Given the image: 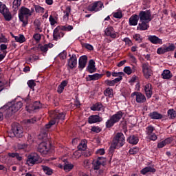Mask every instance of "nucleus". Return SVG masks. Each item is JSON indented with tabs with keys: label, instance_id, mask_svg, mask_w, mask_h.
<instances>
[{
	"label": "nucleus",
	"instance_id": "0e129e2a",
	"mask_svg": "<svg viewBox=\"0 0 176 176\" xmlns=\"http://www.w3.org/2000/svg\"><path fill=\"white\" fill-rule=\"evenodd\" d=\"M123 41L125 42L126 45H129V46H131V45H133L131 40H130L129 38H124Z\"/></svg>",
	"mask_w": 176,
	"mask_h": 176
},
{
	"label": "nucleus",
	"instance_id": "c85d7f7f",
	"mask_svg": "<svg viewBox=\"0 0 176 176\" xmlns=\"http://www.w3.org/2000/svg\"><path fill=\"white\" fill-rule=\"evenodd\" d=\"M67 85H68V80H65L62 81L61 83L58 87L57 92L59 94H61V93L64 91V89L65 88V87H67Z\"/></svg>",
	"mask_w": 176,
	"mask_h": 176
},
{
	"label": "nucleus",
	"instance_id": "c9c22d12",
	"mask_svg": "<svg viewBox=\"0 0 176 176\" xmlns=\"http://www.w3.org/2000/svg\"><path fill=\"white\" fill-rule=\"evenodd\" d=\"M70 13H71V7L68 6L66 8L65 10L64 11L63 20L65 21H68V19H69Z\"/></svg>",
	"mask_w": 176,
	"mask_h": 176
},
{
	"label": "nucleus",
	"instance_id": "412c9836",
	"mask_svg": "<svg viewBox=\"0 0 176 176\" xmlns=\"http://www.w3.org/2000/svg\"><path fill=\"white\" fill-rule=\"evenodd\" d=\"M40 108H42V104H41L40 102H35L32 106H26V109L30 113L32 111H36V109H39Z\"/></svg>",
	"mask_w": 176,
	"mask_h": 176
},
{
	"label": "nucleus",
	"instance_id": "a18cd8bd",
	"mask_svg": "<svg viewBox=\"0 0 176 176\" xmlns=\"http://www.w3.org/2000/svg\"><path fill=\"white\" fill-rule=\"evenodd\" d=\"M91 111H101L102 109V104L100 103H96L91 107Z\"/></svg>",
	"mask_w": 176,
	"mask_h": 176
},
{
	"label": "nucleus",
	"instance_id": "9b49d317",
	"mask_svg": "<svg viewBox=\"0 0 176 176\" xmlns=\"http://www.w3.org/2000/svg\"><path fill=\"white\" fill-rule=\"evenodd\" d=\"M142 89L145 94L146 98H151L153 94V87L152 84L149 82H145L142 85Z\"/></svg>",
	"mask_w": 176,
	"mask_h": 176
},
{
	"label": "nucleus",
	"instance_id": "393cba45",
	"mask_svg": "<svg viewBox=\"0 0 176 176\" xmlns=\"http://www.w3.org/2000/svg\"><path fill=\"white\" fill-rule=\"evenodd\" d=\"M78 64L79 68H80V69H83V68L86 67V64H87V56L84 55L80 57Z\"/></svg>",
	"mask_w": 176,
	"mask_h": 176
},
{
	"label": "nucleus",
	"instance_id": "9d476101",
	"mask_svg": "<svg viewBox=\"0 0 176 176\" xmlns=\"http://www.w3.org/2000/svg\"><path fill=\"white\" fill-rule=\"evenodd\" d=\"M12 131L15 137L18 138H21L23 137V134L24 131L23 130V127L21 126L19 124H14L12 125Z\"/></svg>",
	"mask_w": 176,
	"mask_h": 176
},
{
	"label": "nucleus",
	"instance_id": "5701e85b",
	"mask_svg": "<svg viewBox=\"0 0 176 176\" xmlns=\"http://www.w3.org/2000/svg\"><path fill=\"white\" fill-rule=\"evenodd\" d=\"M98 122H102V118L97 115L91 116L88 118V123L93 124V123H98Z\"/></svg>",
	"mask_w": 176,
	"mask_h": 176
},
{
	"label": "nucleus",
	"instance_id": "680f3d73",
	"mask_svg": "<svg viewBox=\"0 0 176 176\" xmlns=\"http://www.w3.org/2000/svg\"><path fill=\"white\" fill-rule=\"evenodd\" d=\"M91 130L94 133H100L101 131V128H100V126H92Z\"/></svg>",
	"mask_w": 176,
	"mask_h": 176
},
{
	"label": "nucleus",
	"instance_id": "a211bd4d",
	"mask_svg": "<svg viewBox=\"0 0 176 176\" xmlns=\"http://www.w3.org/2000/svg\"><path fill=\"white\" fill-rule=\"evenodd\" d=\"M53 36L55 41H57L64 36V33L63 32L61 27L58 26L54 29Z\"/></svg>",
	"mask_w": 176,
	"mask_h": 176
},
{
	"label": "nucleus",
	"instance_id": "f8f14e48",
	"mask_svg": "<svg viewBox=\"0 0 176 176\" xmlns=\"http://www.w3.org/2000/svg\"><path fill=\"white\" fill-rule=\"evenodd\" d=\"M155 127L152 125H149L146 128V134L147 135V138L151 140V141H156L157 140V135H155Z\"/></svg>",
	"mask_w": 176,
	"mask_h": 176
},
{
	"label": "nucleus",
	"instance_id": "f3484780",
	"mask_svg": "<svg viewBox=\"0 0 176 176\" xmlns=\"http://www.w3.org/2000/svg\"><path fill=\"white\" fill-rule=\"evenodd\" d=\"M104 34L107 36H110V38H112L113 39L118 38V33H116L115 29L111 26L105 29Z\"/></svg>",
	"mask_w": 176,
	"mask_h": 176
},
{
	"label": "nucleus",
	"instance_id": "6e6552de",
	"mask_svg": "<svg viewBox=\"0 0 176 176\" xmlns=\"http://www.w3.org/2000/svg\"><path fill=\"white\" fill-rule=\"evenodd\" d=\"M142 69L144 76L146 79H149L153 75L152 67L149 65V63H144L142 65Z\"/></svg>",
	"mask_w": 176,
	"mask_h": 176
},
{
	"label": "nucleus",
	"instance_id": "c03bdc74",
	"mask_svg": "<svg viewBox=\"0 0 176 176\" xmlns=\"http://www.w3.org/2000/svg\"><path fill=\"white\" fill-rule=\"evenodd\" d=\"M113 17L115 19H122L123 17V14L122 13V10H118L112 14Z\"/></svg>",
	"mask_w": 176,
	"mask_h": 176
},
{
	"label": "nucleus",
	"instance_id": "8fccbe9b",
	"mask_svg": "<svg viewBox=\"0 0 176 176\" xmlns=\"http://www.w3.org/2000/svg\"><path fill=\"white\" fill-rule=\"evenodd\" d=\"M133 38L136 42H138L139 43H141L142 42V37L141 36V34H135L133 35Z\"/></svg>",
	"mask_w": 176,
	"mask_h": 176
},
{
	"label": "nucleus",
	"instance_id": "2eb2a0df",
	"mask_svg": "<svg viewBox=\"0 0 176 176\" xmlns=\"http://www.w3.org/2000/svg\"><path fill=\"white\" fill-rule=\"evenodd\" d=\"M40 159L41 158L39 157V155L37 153H31L28 156V159L26 161L27 164H28V166H34V164H36V163L40 162Z\"/></svg>",
	"mask_w": 176,
	"mask_h": 176
},
{
	"label": "nucleus",
	"instance_id": "37998d69",
	"mask_svg": "<svg viewBox=\"0 0 176 176\" xmlns=\"http://www.w3.org/2000/svg\"><path fill=\"white\" fill-rule=\"evenodd\" d=\"M150 118H151V119H162L163 116L156 111H153L150 113Z\"/></svg>",
	"mask_w": 176,
	"mask_h": 176
},
{
	"label": "nucleus",
	"instance_id": "e433bc0d",
	"mask_svg": "<svg viewBox=\"0 0 176 176\" xmlns=\"http://www.w3.org/2000/svg\"><path fill=\"white\" fill-rule=\"evenodd\" d=\"M72 168H74V164H72L69 162L65 163V164L63 166V170L66 173H69V171H71V170H72Z\"/></svg>",
	"mask_w": 176,
	"mask_h": 176
},
{
	"label": "nucleus",
	"instance_id": "7c9ffc66",
	"mask_svg": "<svg viewBox=\"0 0 176 176\" xmlns=\"http://www.w3.org/2000/svg\"><path fill=\"white\" fill-rule=\"evenodd\" d=\"M162 76L164 79H171V78H173V73H171V72L168 69H165L163 71Z\"/></svg>",
	"mask_w": 176,
	"mask_h": 176
},
{
	"label": "nucleus",
	"instance_id": "6ab92c4d",
	"mask_svg": "<svg viewBox=\"0 0 176 176\" xmlns=\"http://www.w3.org/2000/svg\"><path fill=\"white\" fill-rule=\"evenodd\" d=\"M102 164H104V159L102 157H99L97 160H94L93 162L94 170H100Z\"/></svg>",
	"mask_w": 176,
	"mask_h": 176
},
{
	"label": "nucleus",
	"instance_id": "13d9d810",
	"mask_svg": "<svg viewBox=\"0 0 176 176\" xmlns=\"http://www.w3.org/2000/svg\"><path fill=\"white\" fill-rule=\"evenodd\" d=\"M58 56L61 60H65V58H67V52L63 51L59 54Z\"/></svg>",
	"mask_w": 176,
	"mask_h": 176
},
{
	"label": "nucleus",
	"instance_id": "f03ea898",
	"mask_svg": "<svg viewBox=\"0 0 176 176\" xmlns=\"http://www.w3.org/2000/svg\"><path fill=\"white\" fill-rule=\"evenodd\" d=\"M122 145H124V135L122 133H118L113 140L110 150L119 149Z\"/></svg>",
	"mask_w": 176,
	"mask_h": 176
},
{
	"label": "nucleus",
	"instance_id": "79ce46f5",
	"mask_svg": "<svg viewBox=\"0 0 176 176\" xmlns=\"http://www.w3.org/2000/svg\"><path fill=\"white\" fill-rule=\"evenodd\" d=\"M42 169L46 175H52V174H53V169L50 168L49 166H42Z\"/></svg>",
	"mask_w": 176,
	"mask_h": 176
},
{
	"label": "nucleus",
	"instance_id": "052dcab7",
	"mask_svg": "<svg viewBox=\"0 0 176 176\" xmlns=\"http://www.w3.org/2000/svg\"><path fill=\"white\" fill-rule=\"evenodd\" d=\"M33 38L36 42H39V41H41V36L39 33H36L33 35Z\"/></svg>",
	"mask_w": 176,
	"mask_h": 176
},
{
	"label": "nucleus",
	"instance_id": "423d86ee",
	"mask_svg": "<svg viewBox=\"0 0 176 176\" xmlns=\"http://www.w3.org/2000/svg\"><path fill=\"white\" fill-rule=\"evenodd\" d=\"M0 13L3 16L6 21H10L12 20V13L9 11V8L6 7V5L2 2L0 3Z\"/></svg>",
	"mask_w": 176,
	"mask_h": 176
},
{
	"label": "nucleus",
	"instance_id": "5fc2aeb1",
	"mask_svg": "<svg viewBox=\"0 0 176 176\" xmlns=\"http://www.w3.org/2000/svg\"><path fill=\"white\" fill-rule=\"evenodd\" d=\"M28 87L30 89H34V86H36V84L35 83V81L34 80H30L28 81Z\"/></svg>",
	"mask_w": 176,
	"mask_h": 176
},
{
	"label": "nucleus",
	"instance_id": "e2e57ef3",
	"mask_svg": "<svg viewBox=\"0 0 176 176\" xmlns=\"http://www.w3.org/2000/svg\"><path fill=\"white\" fill-rule=\"evenodd\" d=\"M96 155H105V150L104 148H100L96 152Z\"/></svg>",
	"mask_w": 176,
	"mask_h": 176
},
{
	"label": "nucleus",
	"instance_id": "4c0bfd02",
	"mask_svg": "<svg viewBox=\"0 0 176 176\" xmlns=\"http://www.w3.org/2000/svg\"><path fill=\"white\" fill-rule=\"evenodd\" d=\"M12 36L14 38L16 42H18L19 43H24V42H25V37H24V35L20 34L19 36Z\"/></svg>",
	"mask_w": 176,
	"mask_h": 176
},
{
	"label": "nucleus",
	"instance_id": "4d7b16f0",
	"mask_svg": "<svg viewBox=\"0 0 176 176\" xmlns=\"http://www.w3.org/2000/svg\"><path fill=\"white\" fill-rule=\"evenodd\" d=\"M112 76H113L114 78H119L120 76H123L124 75V73L123 72H113L111 73Z\"/></svg>",
	"mask_w": 176,
	"mask_h": 176
},
{
	"label": "nucleus",
	"instance_id": "473e14b6",
	"mask_svg": "<svg viewBox=\"0 0 176 176\" xmlns=\"http://www.w3.org/2000/svg\"><path fill=\"white\" fill-rule=\"evenodd\" d=\"M88 72L90 74H93V72H96V62H94V60H89V63L88 65Z\"/></svg>",
	"mask_w": 176,
	"mask_h": 176
},
{
	"label": "nucleus",
	"instance_id": "20e7f679",
	"mask_svg": "<svg viewBox=\"0 0 176 176\" xmlns=\"http://www.w3.org/2000/svg\"><path fill=\"white\" fill-rule=\"evenodd\" d=\"M22 107L23 102L19 101L12 104H10L8 105L3 106V109H6V112L9 115H13V113H16L17 111L21 109Z\"/></svg>",
	"mask_w": 176,
	"mask_h": 176
},
{
	"label": "nucleus",
	"instance_id": "a878e982",
	"mask_svg": "<svg viewBox=\"0 0 176 176\" xmlns=\"http://www.w3.org/2000/svg\"><path fill=\"white\" fill-rule=\"evenodd\" d=\"M104 76V74H94L93 75H89L87 77V80L88 82H90L91 80H98V79H101Z\"/></svg>",
	"mask_w": 176,
	"mask_h": 176
},
{
	"label": "nucleus",
	"instance_id": "f257e3e1",
	"mask_svg": "<svg viewBox=\"0 0 176 176\" xmlns=\"http://www.w3.org/2000/svg\"><path fill=\"white\" fill-rule=\"evenodd\" d=\"M51 120L47 124L45 125V131H43L38 135L39 140H43L46 141L47 140V130L53 126V124H56V123H58L60 120H64L65 119V113H58L57 111H52L51 112Z\"/></svg>",
	"mask_w": 176,
	"mask_h": 176
},
{
	"label": "nucleus",
	"instance_id": "de8ad7c7",
	"mask_svg": "<svg viewBox=\"0 0 176 176\" xmlns=\"http://www.w3.org/2000/svg\"><path fill=\"white\" fill-rule=\"evenodd\" d=\"M34 8L36 13H45V8L41 7V6L34 5Z\"/></svg>",
	"mask_w": 176,
	"mask_h": 176
},
{
	"label": "nucleus",
	"instance_id": "0eeeda50",
	"mask_svg": "<svg viewBox=\"0 0 176 176\" xmlns=\"http://www.w3.org/2000/svg\"><path fill=\"white\" fill-rule=\"evenodd\" d=\"M50 142L45 141L40 143L38 147V151L42 155H47L50 151Z\"/></svg>",
	"mask_w": 176,
	"mask_h": 176
},
{
	"label": "nucleus",
	"instance_id": "cd10ccee",
	"mask_svg": "<svg viewBox=\"0 0 176 176\" xmlns=\"http://www.w3.org/2000/svg\"><path fill=\"white\" fill-rule=\"evenodd\" d=\"M171 142H173V138H168L161 142H159L157 144V148H164L166 145H168V144H171Z\"/></svg>",
	"mask_w": 176,
	"mask_h": 176
},
{
	"label": "nucleus",
	"instance_id": "7ed1b4c3",
	"mask_svg": "<svg viewBox=\"0 0 176 176\" xmlns=\"http://www.w3.org/2000/svg\"><path fill=\"white\" fill-rule=\"evenodd\" d=\"M30 16H32V12L25 7H22L19 10V18L20 21H21L23 25H27L28 24V19Z\"/></svg>",
	"mask_w": 176,
	"mask_h": 176
},
{
	"label": "nucleus",
	"instance_id": "58836bf2",
	"mask_svg": "<svg viewBox=\"0 0 176 176\" xmlns=\"http://www.w3.org/2000/svg\"><path fill=\"white\" fill-rule=\"evenodd\" d=\"M104 94L106 97H109V98H112L113 97V89L112 88H107L104 92Z\"/></svg>",
	"mask_w": 176,
	"mask_h": 176
},
{
	"label": "nucleus",
	"instance_id": "aec40b11",
	"mask_svg": "<svg viewBox=\"0 0 176 176\" xmlns=\"http://www.w3.org/2000/svg\"><path fill=\"white\" fill-rule=\"evenodd\" d=\"M76 65H78V60L76 58V55H72L68 60V67L72 69L76 68Z\"/></svg>",
	"mask_w": 176,
	"mask_h": 176
},
{
	"label": "nucleus",
	"instance_id": "c756f323",
	"mask_svg": "<svg viewBox=\"0 0 176 176\" xmlns=\"http://www.w3.org/2000/svg\"><path fill=\"white\" fill-rule=\"evenodd\" d=\"M127 141L128 142H129V144H132L133 145H137L140 140L138 139V136L131 135L128 138Z\"/></svg>",
	"mask_w": 176,
	"mask_h": 176
},
{
	"label": "nucleus",
	"instance_id": "6e6d98bb",
	"mask_svg": "<svg viewBox=\"0 0 176 176\" xmlns=\"http://www.w3.org/2000/svg\"><path fill=\"white\" fill-rule=\"evenodd\" d=\"M6 85H8L6 81H2V80L0 79V91H2V90L5 89Z\"/></svg>",
	"mask_w": 176,
	"mask_h": 176
},
{
	"label": "nucleus",
	"instance_id": "09e8293b",
	"mask_svg": "<svg viewBox=\"0 0 176 176\" xmlns=\"http://www.w3.org/2000/svg\"><path fill=\"white\" fill-rule=\"evenodd\" d=\"M82 156V151L78 150L74 153L73 154V159H79Z\"/></svg>",
	"mask_w": 176,
	"mask_h": 176
},
{
	"label": "nucleus",
	"instance_id": "774afa93",
	"mask_svg": "<svg viewBox=\"0 0 176 176\" xmlns=\"http://www.w3.org/2000/svg\"><path fill=\"white\" fill-rule=\"evenodd\" d=\"M8 52L6 51H3V53L0 54V61H2L6 57V54Z\"/></svg>",
	"mask_w": 176,
	"mask_h": 176
},
{
	"label": "nucleus",
	"instance_id": "1a4fd4ad",
	"mask_svg": "<svg viewBox=\"0 0 176 176\" xmlns=\"http://www.w3.org/2000/svg\"><path fill=\"white\" fill-rule=\"evenodd\" d=\"M131 97L132 98H134L135 97V101L138 104H144V102H146V97L141 92L135 91L131 94Z\"/></svg>",
	"mask_w": 176,
	"mask_h": 176
},
{
	"label": "nucleus",
	"instance_id": "69168bd1",
	"mask_svg": "<svg viewBox=\"0 0 176 176\" xmlns=\"http://www.w3.org/2000/svg\"><path fill=\"white\" fill-rule=\"evenodd\" d=\"M40 49H41V52H43L44 53H46V52H47V50H48L47 44H45L44 45H41L40 47Z\"/></svg>",
	"mask_w": 176,
	"mask_h": 176
},
{
	"label": "nucleus",
	"instance_id": "3c124183",
	"mask_svg": "<svg viewBox=\"0 0 176 176\" xmlns=\"http://www.w3.org/2000/svg\"><path fill=\"white\" fill-rule=\"evenodd\" d=\"M128 57H129V60L130 61H131V63H133V64H136L137 58H135V56H134V55H133V54L129 53L128 54Z\"/></svg>",
	"mask_w": 176,
	"mask_h": 176
},
{
	"label": "nucleus",
	"instance_id": "864d4df0",
	"mask_svg": "<svg viewBox=\"0 0 176 176\" xmlns=\"http://www.w3.org/2000/svg\"><path fill=\"white\" fill-rule=\"evenodd\" d=\"M140 151V148L135 147V148H131L129 150V153L130 155H135L138 153V151Z\"/></svg>",
	"mask_w": 176,
	"mask_h": 176
},
{
	"label": "nucleus",
	"instance_id": "338daca9",
	"mask_svg": "<svg viewBox=\"0 0 176 176\" xmlns=\"http://www.w3.org/2000/svg\"><path fill=\"white\" fill-rule=\"evenodd\" d=\"M35 122H36V118H32V119H29V120H25L24 121V123H26V124L35 123Z\"/></svg>",
	"mask_w": 176,
	"mask_h": 176
},
{
	"label": "nucleus",
	"instance_id": "72a5a7b5",
	"mask_svg": "<svg viewBox=\"0 0 176 176\" xmlns=\"http://www.w3.org/2000/svg\"><path fill=\"white\" fill-rule=\"evenodd\" d=\"M156 171V169L152 167H146L141 170L140 173L143 175H145V174H147V173H155Z\"/></svg>",
	"mask_w": 176,
	"mask_h": 176
},
{
	"label": "nucleus",
	"instance_id": "bf43d9fd",
	"mask_svg": "<svg viewBox=\"0 0 176 176\" xmlns=\"http://www.w3.org/2000/svg\"><path fill=\"white\" fill-rule=\"evenodd\" d=\"M104 83L105 85H107V86H113L115 84V81L113 80H106L104 81Z\"/></svg>",
	"mask_w": 176,
	"mask_h": 176
},
{
	"label": "nucleus",
	"instance_id": "ea45409f",
	"mask_svg": "<svg viewBox=\"0 0 176 176\" xmlns=\"http://www.w3.org/2000/svg\"><path fill=\"white\" fill-rule=\"evenodd\" d=\"M87 141L86 140H81L80 143L79 144L78 148L79 151H85L86 149Z\"/></svg>",
	"mask_w": 176,
	"mask_h": 176
},
{
	"label": "nucleus",
	"instance_id": "603ef678",
	"mask_svg": "<svg viewBox=\"0 0 176 176\" xmlns=\"http://www.w3.org/2000/svg\"><path fill=\"white\" fill-rule=\"evenodd\" d=\"M60 28H62L63 31H72V30H74V27L69 25L62 26Z\"/></svg>",
	"mask_w": 176,
	"mask_h": 176
},
{
	"label": "nucleus",
	"instance_id": "2f4dec72",
	"mask_svg": "<svg viewBox=\"0 0 176 176\" xmlns=\"http://www.w3.org/2000/svg\"><path fill=\"white\" fill-rule=\"evenodd\" d=\"M123 72L124 74H126V75H131V74H134V72H135V66H133L132 69L129 66H126L124 68Z\"/></svg>",
	"mask_w": 176,
	"mask_h": 176
},
{
	"label": "nucleus",
	"instance_id": "a19ab883",
	"mask_svg": "<svg viewBox=\"0 0 176 176\" xmlns=\"http://www.w3.org/2000/svg\"><path fill=\"white\" fill-rule=\"evenodd\" d=\"M49 20L50 25H54L55 24H57V21H58V18L56 15H50Z\"/></svg>",
	"mask_w": 176,
	"mask_h": 176
},
{
	"label": "nucleus",
	"instance_id": "39448f33",
	"mask_svg": "<svg viewBox=\"0 0 176 176\" xmlns=\"http://www.w3.org/2000/svg\"><path fill=\"white\" fill-rule=\"evenodd\" d=\"M123 118V113L122 111H118L117 113L113 115L109 120H108L106 122V127L109 129L115 124V123H118L119 120H120Z\"/></svg>",
	"mask_w": 176,
	"mask_h": 176
},
{
	"label": "nucleus",
	"instance_id": "b1692460",
	"mask_svg": "<svg viewBox=\"0 0 176 176\" xmlns=\"http://www.w3.org/2000/svg\"><path fill=\"white\" fill-rule=\"evenodd\" d=\"M148 28H149V22L140 21V23L138 25V30H140V31H146Z\"/></svg>",
	"mask_w": 176,
	"mask_h": 176
},
{
	"label": "nucleus",
	"instance_id": "ddd939ff",
	"mask_svg": "<svg viewBox=\"0 0 176 176\" xmlns=\"http://www.w3.org/2000/svg\"><path fill=\"white\" fill-rule=\"evenodd\" d=\"M140 21H146L150 23L152 21V15L150 10L141 11L139 13Z\"/></svg>",
	"mask_w": 176,
	"mask_h": 176
},
{
	"label": "nucleus",
	"instance_id": "f704fd0d",
	"mask_svg": "<svg viewBox=\"0 0 176 176\" xmlns=\"http://www.w3.org/2000/svg\"><path fill=\"white\" fill-rule=\"evenodd\" d=\"M18 149L25 151V152H29L30 149V145L23 143V144H19L17 146Z\"/></svg>",
	"mask_w": 176,
	"mask_h": 176
},
{
	"label": "nucleus",
	"instance_id": "dca6fc26",
	"mask_svg": "<svg viewBox=\"0 0 176 176\" xmlns=\"http://www.w3.org/2000/svg\"><path fill=\"white\" fill-rule=\"evenodd\" d=\"M102 6H104L102 2L96 1L94 3L90 4L88 6V10L89 12H99V10H101V9H102Z\"/></svg>",
	"mask_w": 176,
	"mask_h": 176
},
{
	"label": "nucleus",
	"instance_id": "4468645a",
	"mask_svg": "<svg viewBox=\"0 0 176 176\" xmlns=\"http://www.w3.org/2000/svg\"><path fill=\"white\" fill-rule=\"evenodd\" d=\"M174 50H175V45H174V44H170L168 47L166 45H164L162 47L157 48V54H164V53H167L168 52H174Z\"/></svg>",
	"mask_w": 176,
	"mask_h": 176
},
{
	"label": "nucleus",
	"instance_id": "bb28decb",
	"mask_svg": "<svg viewBox=\"0 0 176 176\" xmlns=\"http://www.w3.org/2000/svg\"><path fill=\"white\" fill-rule=\"evenodd\" d=\"M140 16L137 14H133L129 18V25H137L138 24Z\"/></svg>",
	"mask_w": 176,
	"mask_h": 176
},
{
	"label": "nucleus",
	"instance_id": "49530a36",
	"mask_svg": "<svg viewBox=\"0 0 176 176\" xmlns=\"http://www.w3.org/2000/svg\"><path fill=\"white\" fill-rule=\"evenodd\" d=\"M168 116L170 119H174L176 117V111L173 109H170L168 111Z\"/></svg>",
	"mask_w": 176,
	"mask_h": 176
},
{
	"label": "nucleus",
	"instance_id": "4be33fe9",
	"mask_svg": "<svg viewBox=\"0 0 176 176\" xmlns=\"http://www.w3.org/2000/svg\"><path fill=\"white\" fill-rule=\"evenodd\" d=\"M148 41L153 45H163V41L156 36H149Z\"/></svg>",
	"mask_w": 176,
	"mask_h": 176
}]
</instances>
